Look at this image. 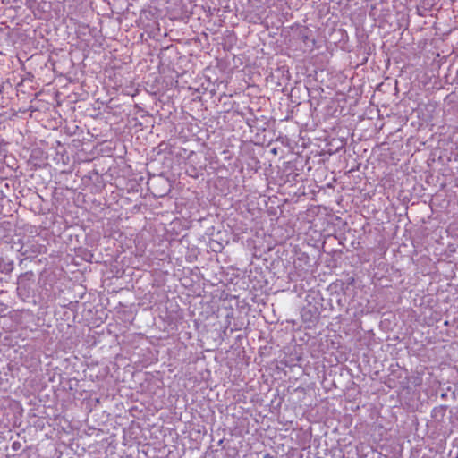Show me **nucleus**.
I'll return each mask as SVG.
<instances>
[{"instance_id":"obj_1","label":"nucleus","mask_w":458,"mask_h":458,"mask_svg":"<svg viewBox=\"0 0 458 458\" xmlns=\"http://www.w3.org/2000/svg\"><path fill=\"white\" fill-rule=\"evenodd\" d=\"M155 196H156V197H159V198H160V197H163V194H159V195L155 194Z\"/></svg>"}]
</instances>
